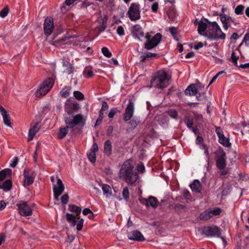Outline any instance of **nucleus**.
Returning <instances> with one entry per match:
<instances>
[{"instance_id": "obj_54", "label": "nucleus", "mask_w": 249, "mask_h": 249, "mask_svg": "<svg viewBox=\"0 0 249 249\" xmlns=\"http://www.w3.org/2000/svg\"><path fill=\"white\" fill-rule=\"evenodd\" d=\"M109 108L108 104L107 102L104 101L102 103V108L100 112H103V111L107 110Z\"/></svg>"}, {"instance_id": "obj_60", "label": "nucleus", "mask_w": 249, "mask_h": 249, "mask_svg": "<svg viewBox=\"0 0 249 249\" xmlns=\"http://www.w3.org/2000/svg\"><path fill=\"white\" fill-rule=\"evenodd\" d=\"M74 68L72 66H69L66 69V72L68 74H70L72 73L74 71Z\"/></svg>"}, {"instance_id": "obj_37", "label": "nucleus", "mask_w": 249, "mask_h": 249, "mask_svg": "<svg viewBox=\"0 0 249 249\" xmlns=\"http://www.w3.org/2000/svg\"><path fill=\"white\" fill-rule=\"evenodd\" d=\"M87 155L89 160L92 163H94L96 161V153L94 151H89L87 153Z\"/></svg>"}, {"instance_id": "obj_12", "label": "nucleus", "mask_w": 249, "mask_h": 249, "mask_svg": "<svg viewBox=\"0 0 249 249\" xmlns=\"http://www.w3.org/2000/svg\"><path fill=\"white\" fill-rule=\"evenodd\" d=\"M24 186H30L32 184L36 176V173L35 171L27 168L24 169L23 172Z\"/></svg>"}, {"instance_id": "obj_35", "label": "nucleus", "mask_w": 249, "mask_h": 249, "mask_svg": "<svg viewBox=\"0 0 249 249\" xmlns=\"http://www.w3.org/2000/svg\"><path fill=\"white\" fill-rule=\"evenodd\" d=\"M182 195L184 198L186 199L187 202L191 201L192 200V197L190 194V192L188 190H184L182 192Z\"/></svg>"}, {"instance_id": "obj_18", "label": "nucleus", "mask_w": 249, "mask_h": 249, "mask_svg": "<svg viewBox=\"0 0 249 249\" xmlns=\"http://www.w3.org/2000/svg\"><path fill=\"white\" fill-rule=\"evenodd\" d=\"M196 25H198L197 31L199 35H203L205 33L208 28V25L202 20L198 21L196 19L194 23Z\"/></svg>"}, {"instance_id": "obj_15", "label": "nucleus", "mask_w": 249, "mask_h": 249, "mask_svg": "<svg viewBox=\"0 0 249 249\" xmlns=\"http://www.w3.org/2000/svg\"><path fill=\"white\" fill-rule=\"evenodd\" d=\"M54 29L53 20L52 18L47 17L44 22V31L47 36H49Z\"/></svg>"}, {"instance_id": "obj_41", "label": "nucleus", "mask_w": 249, "mask_h": 249, "mask_svg": "<svg viewBox=\"0 0 249 249\" xmlns=\"http://www.w3.org/2000/svg\"><path fill=\"white\" fill-rule=\"evenodd\" d=\"M77 219L78 220L77 223H76V229L77 231H80L82 229L84 223V220L80 218L79 216L77 217Z\"/></svg>"}, {"instance_id": "obj_1", "label": "nucleus", "mask_w": 249, "mask_h": 249, "mask_svg": "<svg viewBox=\"0 0 249 249\" xmlns=\"http://www.w3.org/2000/svg\"><path fill=\"white\" fill-rule=\"evenodd\" d=\"M139 176L137 170L129 161L126 160L122 165L119 172V178L129 185H134Z\"/></svg>"}, {"instance_id": "obj_8", "label": "nucleus", "mask_w": 249, "mask_h": 249, "mask_svg": "<svg viewBox=\"0 0 249 249\" xmlns=\"http://www.w3.org/2000/svg\"><path fill=\"white\" fill-rule=\"evenodd\" d=\"M16 206L18 208L19 213L21 216L27 217L32 215L33 210L27 202L20 201L19 203L16 204Z\"/></svg>"}, {"instance_id": "obj_45", "label": "nucleus", "mask_w": 249, "mask_h": 249, "mask_svg": "<svg viewBox=\"0 0 249 249\" xmlns=\"http://www.w3.org/2000/svg\"><path fill=\"white\" fill-rule=\"evenodd\" d=\"M102 53L107 57L109 58L112 56V54L109 51L108 49L106 47L102 48Z\"/></svg>"}, {"instance_id": "obj_21", "label": "nucleus", "mask_w": 249, "mask_h": 249, "mask_svg": "<svg viewBox=\"0 0 249 249\" xmlns=\"http://www.w3.org/2000/svg\"><path fill=\"white\" fill-rule=\"evenodd\" d=\"M65 189V187H59L55 185L53 186V192L54 198L58 199V196L63 193Z\"/></svg>"}, {"instance_id": "obj_38", "label": "nucleus", "mask_w": 249, "mask_h": 249, "mask_svg": "<svg viewBox=\"0 0 249 249\" xmlns=\"http://www.w3.org/2000/svg\"><path fill=\"white\" fill-rule=\"evenodd\" d=\"M219 17L221 20V21L222 22L223 25V28L225 30H227L229 27L230 26L225 21V14H221L219 15Z\"/></svg>"}, {"instance_id": "obj_33", "label": "nucleus", "mask_w": 249, "mask_h": 249, "mask_svg": "<svg viewBox=\"0 0 249 249\" xmlns=\"http://www.w3.org/2000/svg\"><path fill=\"white\" fill-rule=\"evenodd\" d=\"M12 171L10 169H5L0 171V181L3 180L7 175H11Z\"/></svg>"}, {"instance_id": "obj_16", "label": "nucleus", "mask_w": 249, "mask_h": 249, "mask_svg": "<svg viewBox=\"0 0 249 249\" xmlns=\"http://www.w3.org/2000/svg\"><path fill=\"white\" fill-rule=\"evenodd\" d=\"M131 34L135 38H137L140 41H142L141 37L144 36L143 29L139 24H136L132 27Z\"/></svg>"}, {"instance_id": "obj_11", "label": "nucleus", "mask_w": 249, "mask_h": 249, "mask_svg": "<svg viewBox=\"0 0 249 249\" xmlns=\"http://www.w3.org/2000/svg\"><path fill=\"white\" fill-rule=\"evenodd\" d=\"M202 234L207 237H220L221 234L220 229L216 226L204 227L202 231Z\"/></svg>"}, {"instance_id": "obj_27", "label": "nucleus", "mask_w": 249, "mask_h": 249, "mask_svg": "<svg viewBox=\"0 0 249 249\" xmlns=\"http://www.w3.org/2000/svg\"><path fill=\"white\" fill-rule=\"evenodd\" d=\"M69 129V128H67V126L60 127L57 133L58 139H62L65 138L68 133Z\"/></svg>"}, {"instance_id": "obj_29", "label": "nucleus", "mask_w": 249, "mask_h": 249, "mask_svg": "<svg viewBox=\"0 0 249 249\" xmlns=\"http://www.w3.org/2000/svg\"><path fill=\"white\" fill-rule=\"evenodd\" d=\"M71 89V87L65 86L61 89L59 94L62 97L65 98H68L70 95Z\"/></svg>"}, {"instance_id": "obj_30", "label": "nucleus", "mask_w": 249, "mask_h": 249, "mask_svg": "<svg viewBox=\"0 0 249 249\" xmlns=\"http://www.w3.org/2000/svg\"><path fill=\"white\" fill-rule=\"evenodd\" d=\"M183 122L188 128L192 127L194 124L193 119L188 115L184 117Z\"/></svg>"}, {"instance_id": "obj_17", "label": "nucleus", "mask_w": 249, "mask_h": 249, "mask_svg": "<svg viewBox=\"0 0 249 249\" xmlns=\"http://www.w3.org/2000/svg\"><path fill=\"white\" fill-rule=\"evenodd\" d=\"M128 238L129 240L137 241H143L145 238L142 233L138 230H135L128 233Z\"/></svg>"}, {"instance_id": "obj_24", "label": "nucleus", "mask_w": 249, "mask_h": 249, "mask_svg": "<svg viewBox=\"0 0 249 249\" xmlns=\"http://www.w3.org/2000/svg\"><path fill=\"white\" fill-rule=\"evenodd\" d=\"M159 203L158 199L153 196H149L148 197V207L151 206L154 209H156Z\"/></svg>"}, {"instance_id": "obj_23", "label": "nucleus", "mask_w": 249, "mask_h": 249, "mask_svg": "<svg viewBox=\"0 0 249 249\" xmlns=\"http://www.w3.org/2000/svg\"><path fill=\"white\" fill-rule=\"evenodd\" d=\"M190 187L193 191L201 193V184L198 180H195L193 183L190 185Z\"/></svg>"}, {"instance_id": "obj_47", "label": "nucleus", "mask_w": 249, "mask_h": 249, "mask_svg": "<svg viewBox=\"0 0 249 249\" xmlns=\"http://www.w3.org/2000/svg\"><path fill=\"white\" fill-rule=\"evenodd\" d=\"M69 196L67 194L63 195L61 197V202L62 204L66 205L69 201Z\"/></svg>"}, {"instance_id": "obj_49", "label": "nucleus", "mask_w": 249, "mask_h": 249, "mask_svg": "<svg viewBox=\"0 0 249 249\" xmlns=\"http://www.w3.org/2000/svg\"><path fill=\"white\" fill-rule=\"evenodd\" d=\"M231 59L232 60V63H233V64L234 65H235L236 66H238V65H237V61H238V60L239 59V57L238 56H236L235 55V53L233 52L231 53Z\"/></svg>"}, {"instance_id": "obj_22", "label": "nucleus", "mask_w": 249, "mask_h": 249, "mask_svg": "<svg viewBox=\"0 0 249 249\" xmlns=\"http://www.w3.org/2000/svg\"><path fill=\"white\" fill-rule=\"evenodd\" d=\"M12 187V181L11 179L4 181L1 185L0 183V189H3L4 191H10Z\"/></svg>"}, {"instance_id": "obj_2", "label": "nucleus", "mask_w": 249, "mask_h": 249, "mask_svg": "<svg viewBox=\"0 0 249 249\" xmlns=\"http://www.w3.org/2000/svg\"><path fill=\"white\" fill-rule=\"evenodd\" d=\"M205 20L208 24V30L203 34L205 36L208 37L211 40H215L218 38L224 39L226 35L223 33L219 26L216 21L211 22L207 19Z\"/></svg>"}, {"instance_id": "obj_63", "label": "nucleus", "mask_w": 249, "mask_h": 249, "mask_svg": "<svg viewBox=\"0 0 249 249\" xmlns=\"http://www.w3.org/2000/svg\"><path fill=\"white\" fill-rule=\"evenodd\" d=\"M113 127L112 126H108V127L107 129V135L108 136H110L112 134V133L113 132Z\"/></svg>"}, {"instance_id": "obj_28", "label": "nucleus", "mask_w": 249, "mask_h": 249, "mask_svg": "<svg viewBox=\"0 0 249 249\" xmlns=\"http://www.w3.org/2000/svg\"><path fill=\"white\" fill-rule=\"evenodd\" d=\"M66 218L67 219V221L69 223H71L72 225L74 226L76 225L77 221V216L76 215H74L73 214L67 213L66 214Z\"/></svg>"}, {"instance_id": "obj_26", "label": "nucleus", "mask_w": 249, "mask_h": 249, "mask_svg": "<svg viewBox=\"0 0 249 249\" xmlns=\"http://www.w3.org/2000/svg\"><path fill=\"white\" fill-rule=\"evenodd\" d=\"M129 121H130L128 122L129 126L128 127V129L131 130L135 128L140 123V120L137 117H133Z\"/></svg>"}, {"instance_id": "obj_55", "label": "nucleus", "mask_w": 249, "mask_h": 249, "mask_svg": "<svg viewBox=\"0 0 249 249\" xmlns=\"http://www.w3.org/2000/svg\"><path fill=\"white\" fill-rule=\"evenodd\" d=\"M90 4H91V3L89 1L87 0H86L82 1L81 2V3L80 4V5H79V6L82 8H87L88 6H90Z\"/></svg>"}, {"instance_id": "obj_50", "label": "nucleus", "mask_w": 249, "mask_h": 249, "mask_svg": "<svg viewBox=\"0 0 249 249\" xmlns=\"http://www.w3.org/2000/svg\"><path fill=\"white\" fill-rule=\"evenodd\" d=\"M169 31L173 36V38L175 39L177 37V28L175 27H171L169 28Z\"/></svg>"}, {"instance_id": "obj_57", "label": "nucleus", "mask_w": 249, "mask_h": 249, "mask_svg": "<svg viewBox=\"0 0 249 249\" xmlns=\"http://www.w3.org/2000/svg\"><path fill=\"white\" fill-rule=\"evenodd\" d=\"M158 7H159V4L158 2H155L154 3L152 6H151V9H152V11L154 12V13H156L158 11Z\"/></svg>"}, {"instance_id": "obj_59", "label": "nucleus", "mask_w": 249, "mask_h": 249, "mask_svg": "<svg viewBox=\"0 0 249 249\" xmlns=\"http://www.w3.org/2000/svg\"><path fill=\"white\" fill-rule=\"evenodd\" d=\"M159 56L157 53H152L150 52H146L145 54V57H147V58L152 57H157Z\"/></svg>"}, {"instance_id": "obj_58", "label": "nucleus", "mask_w": 249, "mask_h": 249, "mask_svg": "<svg viewBox=\"0 0 249 249\" xmlns=\"http://www.w3.org/2000/svg\"><path fill=\"white\" fill-rule=\"evenodd\" d=\"M244 42L246 45L249 46V33H247L244 36L242 43Z\"/></svg>"}, {"instance_id": "obj_13", "label": "nucleus", "mask_w": 249, "mask_h": 249, "mask_svg": "<svg viewBox=\"0 0 249 249\" xmlns=\"http://www.w3.org/2000/svg\"><path fill=\"white\" fill-rule=\"evenodd\" d=\"M215 132L218 138V142L221 144L226 147H230L231 146L229 139L225 136L223 130L220 127H216Z\"/></svg>"}, {"instance_id": "obj_9", "label": "nucleus", "mask_w": 249, "mask_h": 249, "mask_svg": "<svg viewBox=\"0 0 249 249\" xmlns=\"http://www.w3.org/2000/svg\"><path fill=\"white\" fill-rule=\"evenodd\" d=\"M184 93L186 95L194 96L196 95V99L197 101H202L205 97V93H198L197 89L195 84H191L185 90Z\"/></svg>"}, {"instance_id": "obj_51", "label": "nucleus", "mask_w": 249, "mask_h": 249, "mask_svg": "<svg viewBox=\"0 0 249 249\" xmlns=\"http://www.w3.org/2000/svg\"><path fill=\"white\" fill-rule=\"evenodd\" d=\"M36 133V131H35L33 129L30 128L29 130V133H28L29 141H31L32 140H33V138L34 137V136Z\"/></svg>"}, {"instance_id": "obj_4", "label": "nucleus", "mask_w": 249, "mask_h": 249, "mask_svg": "<svg viewBox=\"0 0 249 249\" xmlns=\"http://www.w3.org/2000/svg\"><path fill=\"white\" fill-rule=\"evenodd\" d=\"M146 41L144 44V48L146 50H151L158 45L161 41L162 35L160 33H157L152 36L147 33L145 36Z\"/></svg>"}, {"instance_id": "obj_56", "label": "nucleus", "mask_w": 249, "mask_h": 249, "mask_svg": "<svg viewBox=\"0 0 249 249\" xmlns=\"http://www.w3.org/2000/svg\"><path fill=\"white\" fill-rule=\"evenodd\" d=\"M225 21L227 22L229 26H231V24L234 22L233 19L230 16H227L225 14Z\"/></svg>"}, {"instance_id": "obj_31", "label": "nucleus", "mask_w": 249, "mask_h": 249, "mask_svg": "<svg viewBox=\"0 0 249 249\" xmlns=\"http://www.w3.org/2000/svg\"><path fill=\"white\" fill-rule=\"evenodd\" d=\"M102 189L103 190L104 194L107 197L111 195L112 191L109 185L103 184H102Z\"/></svg>"}, {"instance_id": "obj_3", "label": "nucleus", "mask_w": 249, "mask_h": 249, "mask_svg": "<svg viewBox=\"0 0 249 249\" xmlns=\"http://www.w3.org/2000/svg\"><path fill=\"white\" fill-rule=\"evenodd\" d=\"M168 81L166 72L163 71H159L152 78L150 87L159 89H163L167 87Z\"/></svg>"}, {"instance_id": "obj_6", "label": "nucleus", "mask_w": 249, "mask_h": 249, "mask_svg": "<svg viewBox=\"0 0 249 249\" xmlns=\"http://www.w3.org/2000/svg\"><path fill=\"white\" fill-rule=\"evenodd\" d=\"M83 116L81 114H78L74 116L69 115L64 117V121L66 124L67 128L72 129L75 126L79 124L82 122Z\"/></svg>"}, {"instance_id": "obj_19", "label": "nucleus", "mask_w": 249, "mask_h": 249, "mask_svg": "<svg viewBox=\"0 0 249 249\" xmlns=\"http://www.w3.org/2000/svg\"><path fill=\"white\" fill-rule=\"evenodd\" d=\"M79 105L76 102L73 103L71 107L69 108H66L65 110L67 111L68 115H73V114L78 111L79 109Z\"/></svg>"}, {"instance_id": "obj_44", "label": "nucleus", "mask_w": 249, "mask_h": 249, "mask_svg": "<svg viewBox=\"0 0 249 249\" xmlns=\"http://www.w3.org/2000/svg\"><path fill=\"white\" fill-rule=\"evenodd\" d=\"M212 216L213 215H218L221 213V210L218 207H215L213 209H209Z\"/></svg>"}, {"instance_id": "obj_48", "label": "nucleus", "mask_w": 249, "mask_h": 249, "mask_svg": "<svg viewBox=\"0 0 249 249\" xmlns=\"http://www.w3.org/2000/svg\"><path fill=\"white\" fill-rule=\"evenodd\" d=\"M9 13V8L7 7H4L1 11H0V17L1 18H5Z\"/></svg>"}, {"instance_id": "obj_43", "label": "nucleus", "mask_w": 249, "mask_h": 249, "mask_svg": "<svg viewBox=\"0 0 249 249\" xmlns=\"http://www.w3.org/2000/svg\"><path fill=\"white\" fill-rule=\"evenodd\" d=\"M123 198L127 201L129 197V192L127 187H125L124 188L122 192Z\"/></svg>"}, {"instance_id": "obj_5", "label": "nucleus", "mask_w": 249, "mask_h": 249, "mask_svg": "<svg viewBox=\"0 0 249 249\" xmlns=\"http://www.w3.org/2000/svg\"><path fill=\"white\" fill-rule=\"evenodd\" d=\"M54 83V80L49 77L45 80L40 85L39 89L36 91V95L43 96L46 94L48 92L52 89Z\"/></svg>"}, {"instance_id": "obj_34", "label": "nucleus", "mask_w": 249, "mask_h": 249, "mask_svg": "<svg viewBox=\"0 0 249 249\" xmlns=\"http://www.w3.org/2000/svg\"><path fill=\"white\" fill-rule=\"evenodd\" d=\"M83 75L87 78H90L93 76V72L90 67H86L83 71Z\"/></svg>"}, {"instance_id": "obj_10", "label": "nucleus", "mask_w": 249, "mask_h": 249, "mask_svg": "<svg viewBox=\"0 0 249 249\" xmlns=\"http://www.w3.org/2000/svg\"><path fill=\"white\" fill-rule=\"evenodd\" d=\"M127 14L132 21L139 19L141 18L139 4L131 3Z\"/></svg>"}, {"instance_id": "obj_42", "label": "nucleus", "mask_w": 249, "mask_h": 249, "mask_svg": "<svg viewBox=\"0 0 249 249\" xmlns=\"http://www.w3.org/2000/svg\"><path fill=\"white\" fill-rule=\"evenodd\" d=\"M244 8L245 6L244 5H239L235 9L234 12L237 15H242L243 14Z\"/></svg>"}, {"instance_id": "obj_7", "label": "nucleus", "mask_w": 249, "mask_h": 249, "mask_svg": "<svg viewBox=\"0 0 249 249\" xmlns=\"http://www.w3.org/2000/svg\"><path fill=\"white\" fill-rule=\"evenodd\" d=\"M216 165L219 169H223L226 166V155L223 149L220 148L215 152Z\"/></svg>"}, {"instance_id": "obj_62", "label": "nucleus", "mask_w": 249, "mask_h": 249, "mask_svg": "<svg viewBox=\"0 0 249 249\" xmlns=\"http://www.w3.org/2000/svg\"><path fill=\"white\" fill-rule=\"evenodd\" d=\"M18 158L15 157L14 158V160L12 162V163L10 164V167H11L12 168L15 167L18 164Z\"/></svg>"}, {"instance_id": "obj_32", "label": "nucleus", "mask_w": 249, "mask_h": 249, "mask_svg": "<svg viewBox=\"0 0 249 249\" xmlns=\"http://www.w3.org/2000/svg\"><path fill=\"white\" fill-rule=\"evenodd\" d=\"M212 217L209 209L205 211L204 212L201 213L200 215V218L201 220H208Z\"/></svg>"}, {"instance_id": "obj_14", "label": "nucleus", "mask_w": 249, "mask_h": 249, "mask_svg": "<svg viewBox=\"0 0 249 249\" xmlns=\"http://www.w3.org/2000/svg\"><path fill=\"white\" fill-rule=\"evenodd\" d=\"M134 113V104L131 100H129V103L127 106L124 115L123 119L126 122L130 120L132 118Z\"/></svg>"}, {"instance_id": "obj_40", "label": "nucleus", "mask_w": 249, "mask_h": 249, "mask_svg": "<svg viewBox=\"0 0 249 249\" xmlns=\"http://www.w3.org/2000/svg\"><path fill=\"white\" fill-rule=\"evenodd\" d=\"M74 97L78 100H82L84 99V94L80 91L76 90L73 92Z\"/></svg>"}, {"instance_id": "obj_46", "label": "nucleus", "mask_w": 249, "mask_h": 249, "mask_svg": "<svg viewBox=\"0 0 249 249\" xmlns=\"http://www.w3.org/2000/svg\"><path fill=\"white\" fill-rule=\"evenodd\" d=\"M103 116H104V113L103 112H100L99 117L97 119V120L96 121V123L95 124L94 127H95L96 126L100 125L103 121Z\"/></svg>"}, {"instance_id": "obj_53", "label": "nucleus", "mask_w": 249, "mask_h": 249, "mask_svg": "<svg viewBox=\"0 0 249 249\" xmlns=\"http://www.w3.org/2000/svg\"><path fill=\"white\" fill-rule=\"evenodd\" d=\"M117 33L120 36H123L124 35V30L122 26H119L117 27Z\"/></svg>"}, {"instance_id": "obj_36", "label": "nucleus", "mask_w": 249, "mask_h": 249, "mask_svg": "<svg viewBox=\"0 0 249 249\" xmlns=\"http://www.w3.org/2000/svg\"><path fill=\"white\" fill-rule=\"evenodd\" d=\"M3 123L5 125H6L7 126H11V123H10V115L8 113V112H7L5 114H3L2 115Z\"/></svg>"}, {"instance_id": "obj_52", "label": "nucleus", "mask_w": 249, "mask_h": 249, "mask_svg": "<svg viewBox=\"0 0 249 249\" xmlns=\"http://www.w3.org/2000/svg\"><path fill=\"white\" fill-rule=\"evenodd\" d=\"M117 111V108L116 107L110 109L108 116L109 118H112L116 114Z\"/></svg>"}, {"instance_id": "obj_25", "label": "nucleus", "mask_w": 249, "mask_h": 249, "mask_svg": "<svg viewBox=\"0 0 249 249\" xmlns=\"http://www.w3.org/2000/svg\"><path fill=\"white\" fill-rule=\"evenodd\" d=\"M69 210L72 213H75L77 217L79 216L81 213V208L74 204L69 205Z\"/></svg>"}, {"instance_id": "obj_64", "label": "nucleus", "mask_w": 249, "mask_h": 249, "mask_svg": "<svg viewBox=\"0 0 249 249\" xmlns=\"http://www.w3.org/2000/svg\"><path fill=\"white\" fill-rule=\"evenodd\" d=\"M39 122L36 123L31 128L37 132L40 129V127L38 126Z\"/></svg>"}, {"instance_id": "obj_39", "label": "nucleus", "mask_w": 249, "mask_h": 249, "mask_svg": "<svg viewBox=\"0 0 249 249\" xmlns=\"http://www.w3.org/2000/svg\"><path fill=\"white\" fill-rule=\"evenodd\" d=\"M167 113L169 116L173 119H177L178 118V113L176 110L174 109H169Z\"/></svg>"}, {"instance_id": "obj_20", "label": "nucleus", "mask_w": 249, "mask_h": 249, "mask_svg": "<svg viewBox=\"0 0 249 249\" xmlns=\"http://www.w3.org/2000/svg\"><path fill=\"white\" fill-rule=\"evenodd\" d=\"M112 143L110 140L106 141L104 143V153L107 156H109L112 153Z\"/></svg>"}, {"instance_id": "obj_61", "label": "nucleus", "mask_w": 249, "mask_h": 249, "mask_svg": "<svg viewBox=\"0 0 249 249\" xmlns=\"http://www.w3.org/2000/svg\"><path fill=\"white\" fill-rule=\"evenodd\" d=\"M139 200L141 203L144 204L146 207H148V198H141Z\"/></svg>"}]
</instances>
